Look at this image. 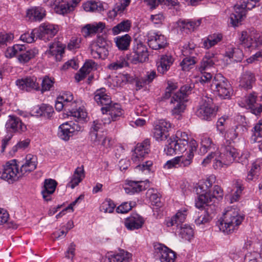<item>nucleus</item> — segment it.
<instances>
[{
  "label": "nucleus",
  "mask_w": 262,
  "mask_h": 262,
  "mask_svg": "<svg viewBox=\"0 0 262 262\" xmlns=\"http://www.w3.org/2000/svg\"><path fill=\"white\" fill-rule=\"evenodd\" d=\"M116 46L120 50H126L129 46L131 37L128 34L117 36L115 39Z\"/></svg>",
  "instance_id": "40"
},
{
  "label": "nucleus",
  "mask_w": 262,
  "mask_h": 262,
  "mask_svg": "<svg viewBox=\"0 0 262 262\" xmlns=\"http://www.w3.org/2000/svg\"><path fill=\"white\" fill-rule=\"evenodd\" d=\"M54 81L53 79L49 78L48 76H45L42 80L41 88H40V90L41 93L44 92L50 91L51 88L53 87Z\"/></svg>",
  "instance_id": "55"
},
{
  "label": "nucleus",
  "mask_w": 262,
  "mask_h": 262,
  "mask_svg": "<svg viewBox=\"0 0 262 262\" xmlns=\"http://www.w3.org/2000/svg\"><path fill=\"white\" fill-rule=\"evenodd\" d=\"M128 66L127 61L125 58L122 56L119 57L116 61L113 62L108 66L111 70H117Z\"/></svg>",
  "instance_id": "51"
},
{
  "label": "nucleus",
  "mask_w": 262,
  "mask_h": 262,
  "mask_svg": "<svg viewBox=\"0 0 262 262\" xmlns=\"http://www.w3.org/2000/svg\"><path fill=\"white\" fill-rule=\"evenodd\" d=\"M81 130V127L77 123L66 122L60 125L58 135L61 139L68 141L71 137L73 136L75 132Z\"/></svg>",
  "instance_id": "14"
},
{
  "label": "nucleus",
  "mask_w": 262,
  "mask_h": 262,
  "mask_svg": "<svg viewBox=\"0 0 262 262\" xmlns=\"http://www.w3.org/2000/svg\"><path fill=\"white\" fill-rule=\"evenodd\" d=\"M187 211V209L185 208L179 210L171 218L166 220V226L167 227H172L176 225L178 227L185 221Z\"/></svg>",
  "instance_id": "29"
},
{
  "label": "nucleus",
  "mask_w": 262,
  "mask_h": 262,
  "mask_svg": "<svg viewBox=\"0 0 262 262\" xmlns=\"http://www.w3.org/2000/svg\"><path fill=\"white\" fill-rule=\"evenodd\" d=\"M201 147L200 148V152L202 154H204L212 148L214 149V145L210 138L203 136L201 137Z\"/></svg>",
  "instance_id": "45"
},
{
  "label": "nucleus",
  "mask_w": 262,
  "mask_h": 262,
  "mask_svg": "<svg viewBox=\"0 0 262 262\" xmlns=\"http://www.w3.org/2000/svg\"><path fill=\"white\" fill-rule=\"evenodd\" d=\"M196 62V58L192 57H186L183 59L180 63L182 69L184 71H188Z\"/></svg>",
  "instance_id": "54"
},
{
  "label": "nucleus",
  "mask_w": 262,
  "mask_h": 262,
  "mask_svg": "<svg viewBox=\"0 0 262 262\" xmlns=\"http://www.w3.org/2000/svg\"><path fill=\"white\" fill-rule=\"evenodd\" d=\"M153 189H149L148 192L150 193L149 199L151 202V204L157 207L161 206V195L159 193L155 192Z\"/></svg>",
  "instance_id": "57"
},
{
  "label": "nucleus",
  "mask_w": 262,
  "mask_h": 262,
  "mask_svg": "<svg viewBox=\"0 0 262 262\" xmlns=\"http://www.w3.org/2000/svg\"><path fill=\"white\" fill-rule=\"evenodd\" d=\"M225 56L232 59L233 61L239 62L241 61L243 57L244 54L242 50L238 48L230 47L228 48L225 53Z\"/></svg>",
  "instance_id": "37"
},
{
  "label": "nucleus",
  "mask_w": 262,
  "mask_h": 262,
  "mask_svg": "<svg viewBox=\"0 0 262 262\" xmlns=\"http://www.w3.org/2000/svg\"><path fill=\"white\" fill-rule=\"evenodd\" d=\"M35 29L32 30L31 33L26 32L22 34L20 37V39L27 43H32L35 41V38H38L37 37V33L34 32Z\"/></svg>",
  "instance_id": "56"
},
{
  "label": "nucleus",
  "mask_w": 262,
  "mask_h": 262,
  "mask_svg": "<svg viewBox=\"0 0 262 262\" xmlns=\"http://www.w3.org/2000/svg\"><path fill=\"white\" fill-rule=\"evenodd\" d=\"M133 51L136 52H141L142 55L141 56V59L144 58H148V54L146 47L139 40H135V45L133 47Z\"/></svg>",
  "instance_id": "50"
},
{
  "label": "nucleus",
  "mask_w": 262,
  "mask_h": 262,
  "mask_svg": "<svg viewBox=\"0 0 262 262\" xmlns=\"http://www.w3.org/2000/svg\"><path fill=\"white\" fill-rule=\"evenodd\" d=\"M187 100L182 99L181 96L173 94L171 100V113L172 115H179L182 113L186 108L185 102Z\"/></svg>",
  "instance_id": "23"
},
{
  "label": "nucleus",
  "mask_w": 262,
  "mask_h": 262,
  "mask_svg": "<svg viewBox=\"0 0 262 262\" xmlns=\"http://www.w3.org/2000/svg\"><path fill=\"white\" fill-rule=\"evenodd\" d=\"M23 45L16 44L11 47L7 48L5 51V56L8 58H11L14 56L18 57L19 52L22 51Z\"/></svg>",
  "instance_id": "49"
},
{
  "label": "nucleus",
  "mask_w": 262,
  "mask_h": 262,
  "mask_svg": "<svg viewBox=\"0 0 262 262\" xmlns=\"http://www.w3.org/2000/svg\"><path fill=\"white\" fill-rule=\"evenodd\" d=\"M64 52V48L60 46L58 43H53L50 45L49 53L57 61H60Z\"/></svg>",
  "instance_id": "38"
},
{
  "label": "nucleus",
  "mask_w": 262,
  "mask_h": 262,
  "mask_svg": "<svg viewBox=\"0 0 262 262\" xmlns=\"http://www.w3.org/2000/svg\"><path fill=\"white\" fill-rule=\"evenodd\" d=\"M58 31L57 26L52 24H43L38 28H35L34 32L37 33V37L45 41L50 40Z\"/></svg>",
  "instance_id": "13"
},
{
  "label": "nucleus",
  "mask_w": 262,
  "mask_h": 262,
  "mask_svg": "<svg viewBox=\"0 0 262 262\" xmlns=\"http://www.w3.org/2000/svg\"><path fill=\"white\" fill-rule=\"evenodd\" d=\"M97 64L92 60L86 61L83 67L80 69L79 72L75 75V79L77 82L83 80L91 70L96 69Z\"/></svg>",
  "instance_id": "33"
},
{
  "label": "nucleus",
  "mask_w": 262,
  "mask_h": 262,
  "mask_svg": "<svg viewBox=\"0 0 262 262\" xmlns=\"http://www.w3.org/2000/svg\"><path fill=\"white\" fill-rule=\"evenodd\" d=\"M83 7L86 12H100L103 10L102 4L100 2H88L83 5Z\"/></svg>",
  "instance_id": "47"
},
{
  "label": "nucleus",
  "mask_w": 262,
  "mask_h": 262,
  "mask_svg": "<svg viewBox=\"0 0 262 262\" xmlns=\"http://www.w3.org/2000/svg\"><path fill=\"white\" fill-rule=\"evenodd\" d=\"M155 255L161 262H174L176 255L173 251L161 244L154 245Z\"/></svg>",
  "instance_id": "15"
},
{
  "label": "nucleus",
  "mask_w": 262,
  "mask_h": 262,
  "mask_svg": "<svg viewBox=\"0 0 262 262\" xmlns=\"http://www.w3.org/2000/svg\"><path fill=\"white\" fill-rule=\"evenodd\" d=\"M132 258V254L124 251L109 256L102 258V262H129Z\"/></svg>",
  "instance_id": "30"
},
{
  "label": "nucleus",
  "mask_w": 262,
  "mask_h": 262,
  "mask_svg": "<svg viewBox=\"0 0 262 262\" xmlns=\"http://www.w3.org/2000/svg\"><path fill=\"white\" fill-rule=\"evenodd\" d=\"M94 100L98 104L107 106L112 103L110 96L106 93L104 88L97 90L94 93Z\"/></svg>",
  "instance_id": "32"
},
{
  "label": "nucleus",
  "mask_w": 262,
  "mask_h": 262,
  "mask_svg": "<svg viewBox=\"0 0 262 262\" xmlns=\"http://www.w3.org/2000/svg\"><path fill=\"white\" fill-rule=\"evenodd\" d=\"M6 123V128L8 130L13 132L21 133L26 130V126L22 122L19 118L15 116H9Z\"/></svg>",
  "instance_id": "19"
},
{
  "label": "nucleus",
  "mask_w": 262,
  "mask_h": 262,
  "mask_svg": "<svg viewBox=\"0 0 262 262\" xmlns=\"http://www.w3.org/2000/svg\"><path fill=\"white\" fill-rule=\"evenodd\" d=\"M108 46L106 41L102 37H99L96 42H93L90 47L91 54L96 59H105L108 55Z\"/></svg>",
  "instance_id": "11"
},
{
  "label": "nucleus",
  "mask_w": 262,
  "mask_h": 262,
  "mask_svg": "<svg viewBox=\"0 0 262 262\" xmlns=\"http://www.w3.org/2000/svg\"><path fill=\"white\" fill-rule=\"evenodd\" d=\"M245 216L234 208L227 210L217 222L220 231L225 234H231L236 231L243 222Z\"/></svg>",
  "instance_id": "1"
},
{
  "label": "nucleus",
  "mask_w": 262,
  "mask_h": 262,
  "mask_svg": "<svg viewBox=\"0 0 262 262\" xmlns=\"http://www.w3.org/2000/svg\"><path fill=\"white\" fill-rule=\"evenodd\" d=\"M217 61L216 57L212 53H207L202 59L199 68L200 72L208 70Z\"/></svg>",
  "instance_id": "34"
},
{
  "label": "nucleus",
  "mask_w": 262,
  "mask_h": 262,
  "mask_svg": "<svg viewBox=\"0 0 262 262\" xmlns=\"http://www.w3.org/2000/svg\"><path fill=\"white\" fill-rule=\"evenodd\" d=\"M105 25L102 23L93 25L88 24L82 28V31L85 34V35H89L92 33L102 31Z\"/></svg>",
  "instance_id": "43"
},
{
  "label": "nucleus",
  "mask_w": 262,
  "mask_h": 262,
  "mask_svg": "<svg viewBox=\"0 0 262 262\" xmlns=\"http://www.w3.org/2000/svg\"><path fill=\"white\" fill-rule=\"evenodd\" d=\"M217 110L211 98L203 96L196 115L202 120L209 121L215 117Z\"/></svg>",
  "instance_id": "6"
},
{
  "label": "nucleus",
  "mask_w": 262,
  "mask_h": 262,
  "mask_svg": "<svg viewBox=\"0 0 262 262\" xmlns=\"http://www.w3.org/2000/svg\"><path fill=\"white\" fill-rule=\"evenodd\" d=\"M255 81V73L250 70H247L241 75L239 81V86L245 90H250L252 88Z\"/></svg>",
  "instance_id": "22"
},
{
  "label": "nucleus",
  "mask_w": 262,
  "mask_h": 262,
  "mask_svg": "<svg viewBox=\"0 0 262 262\" xmlns=\"http://www.w3.org/2000/svg\"><path fill=\"white\" fill-rule=\"evenodd\" d=\"M202 18L190 20H180L179 24L183 29H188L189 31H194L198 28L202 23Z\"/></svg>",
  "instance_id": "39"
},
{
  "label": "nucleus",
  "mask_w": 262,
  "mask_h": 262,
  "mask_svg": "<svg viewBox=\"0 0 262 262\" xmlns=\"http://www.w3.org/2000/svg\"><path fill=\"white\" fill-rule=\"evenodd\" d=\"M173 61V58L170 54L162 55L159 61L157 62L158 72L164 74L169 69Z\"/></svg>",
  "instance_id": "28"
},
{
  "label": "nucleus",
  "mask_w": 262,
  "mask_h": 262,
  "mask_svg": "<svg viewBox=\"0 0 262 262\" xmlns=\"http://www.w3.org/2000/svg\"><path fill=\"white\" fill-rule=\"evenodd\" d=\"M149 182L146 180L145 181H126V184L131 186L133 191L135 192H139L141 191L147 189L149 186Z\"/></svg>",
  "instance_id": "36"
},
{
  "label": "nucleus",
  "mask_w": 262,
  "mask_h": 262,
  "mask_svg": "<svg viewBox=\"0 0 262 262\" xmlns=\"http://www.w3.org/2000/svg\"><path fill=\"white\" fill-rule=\"evenodd\" d=\"M38 116H42L47 118H50L54 113V110L52 106L42 104L36 111Z\"/></svg>",
  "instance_id": "46"
},
{
  "label": "nucleus",
  "mask_w": 262,
  "mask_h": 262,
  "mask_svg": "<svg viewBox=\"0 0 262 262\" xmlns=\"http://www.w3.org/2000/svg\"><path fill=\"white\" fill-rule=\"evenodd\" d=\"M238 156L237 150L227 141L221 148L219 156L214 158L213 166L215 169H219L224 165L228 166L235 161Z\"/></svg>",
  "instance_id": "3"
},
{
  "label": "nucleus",
  "mask_w": 262,
  "mask_h": 262,
  "mask_svg": "<svg viewBox=\"0 0 262 262\" xmlns=\"http://www.w3.org/2000/svg\"><path fill=\"white\" fill-rule=\"evenodd\" d=\"M147 38L148 46L154 50L164 48L167 45L166 39L163 35L151 32L148 33Z\"/></svg>",
  "instance_id": "16"
},
{
  "label": "nucleus",
  "mask_w": 262,
  "mask_h": 262,
  "mask_svg": "<svg viewBox=\"0 0 262 262\" xmlns=\"http://www.w3.org/2000/svg\"><path fill=\"white\" fill-rule=\"evenodd\" d=\"M45 10L41 7H34L29 9L27 17L31 21H40L45 16Z\"/></svg>",
  "instance_id": "35"
},
{
  "label": "nucleus",
  "mask_w": 262,
  "mask_h": 262,
  "mask_svg": "<svg viewBox=\"0 0 262 262\" xmlns=\"http://www.w3.org/2000/svg\"><path fill=\"white\" fill-rule=\"evenodd\" d=\"M180 160H181V157H177L170 160L167 161L164 165L165 168L170 169L172 168L180 167Z\"/></svg>",
  "instance_id": "64"
},
{
  "label": "nucleus",
  "mask_w": 262,
  "mask_h": 262,
  "mask_svg": "<svg viewBox=\"0 0 262 262\" xmlns=\"http://www.w3.org/2000/svg\"><path fill=\"white\" fill-rule=\"evenodd\" d=\"M24 174L21 172V169L18 170V165L16 160L7 162L4 166L3 171L0 172V178L9 183H12L17 181Z\"/></svg>",
  "instance_id": "7"
},
{
  "label": "nucleus",
  "mask_w": 262,
  "mask_h": 262,
  "mask_svg": "<svg viewBox=\"0 0 262 262\" xmlns=\"http://www.w3.org/2000/svg\"><path fill=\"white\" fill-rule=\"evenodd\" d=\"M116 207V205L114 202L111 200L105 201L101 208L102 210H103L104 212L112 213L114 211V210Z\"/></svg>",
  "instance_id": "62"
},
{
  "label": "nucleus",
  "mask_w": 262,
  "mask_h": 262,
  "mask_svg": "<svg viewBox=\"0 0 262 262\" xmlns=\"http://www.w3.org/2000/svg\"><path fill=\"white\" fill-rule=\"evenodd\" d=\"M205 212L204 214L201 215L195 219V222L198 225L204 224L209 222L212 218V213L210 211L212 206L204 205Z\"/></svg>",
  "instance_id": "42"
},
{
  "label": "nucleus",
  "mask_w": 262,
  "mask_h": 262,
  "mask_svg": "<svg viewBox=\"0 0 262 262\" xmlns=\"http://www.w3.org/2000/svg\"><path fill=\"white\" fill-rule=\"evenodd\" d=\"M36 81V77L28 76L17 80L16 84L20 89L26 91H30L32 90L39 91L40 86Z\"/></svg>",
  "instance_id": "17"
},
{
  "label": "nucleus",
  "mask_w": 262,
  "mask_h": 262,
  "mask_svg": "<svg viewBox=\"0 0 262 262\" xmlns=\"http://www.w3.org/2000/svg\"><path fill=\"white\" fill-rule=\"evenodd\" d=\"M55 107L57 111H61L63 108L65 110H67L69 116L74 117L75 119L76 122L80 121H84L87 116V113L82 108L79 107L78 109L75 110L72 108L70 110L69 105L62 102L61 100H59L57 97V100L55 103Z\"/></svg>",
  "instance_id": "12"
},
{
  "label": "nucleus",
  "mask_w": 262,
  "mask_h": 262,
  "mask_svg": "<svg viewBox=\"0 0 262 262\" xmlns=\"http://www.w3.org/2000/svg\"><path fill=\"white\" fill-rule=\"evenodd\" d=\"M245 102L251 112L258 115L262 112V104L257 102V96L251 93L245 97Z\"/></svg>",
  "instance_id": "26"
},
{
  "label": "nucleus",
  "mask_w": 262,
  "mask_h": 262,
  "mask_svg": "<svg viewBox=\"0 0 262 262\" xmlns=\"http://www.w3.org/2000/svg\"><path fill=\"white\" fill-rule=\"evenodd\" d=\"M210 87L212 90L223 99H229L232 94V89L229 82L220 74L214 77Z\"/></svg>",
  "instance_id": "4"
},
{
  "label": "nucleus",
  "mask_w": 262,
  "mask_h": 262,
  "mask_svg": "<svg viewBox=\"0 0 262 262\" xmlns=\"http://www.w3.org/2000/svg\"><path fill=\"white\" fill-rule=\"evenodd\" d=\"M259 0H243L240 4L234 6L235 13L230 15V21L233 26L237 25L243 17L246 14V10H250L253 8L259 6Z\"/></svg>",
  "instance_id": "5"
},
{
  "label": "nucleus",
  "mask_w": 262,
  "mask_h": 262,
  "mask_svg": "<svg viewBox=\"0 0 262 262\" xmlns=\"http://www.w3.org/2000/svg\"><path fill=\"white\" fill-rule=\"evenodd\" d=\"M57 185V182L53 179H48L45 180L41 193L45 201H51L52 195L55 192Z\"/></svg>",
  "instance_id": "20"
},
{
  "label": "nucleus",
  "mask_w": 262,
  "mask_h": 262,
  "mask_svg": "<svg viewBox=\"0 0 262 262\" xmlns=\"http://www.w3.org/2000/svg\"><path fill=\"white\" fill-rule=\"evenodd\" d=\"M131 27V21L129 20H125L113 27L112 31L114 34L116 35L121 32H127Z\"/></svg>",
  "instance_id": "48"
},
{
  "label": "nucleus",
  "mask_w": 262,
  "mask_h": 262,
  "mask_svg": "<svg viewBox=\"0 0 262 262\" xmlns=\"http://www.w3.org/2000/svg\"><path fill=\"white\" fill-rule=\"evenodd\" d=\"M188 146L189 141L186 139L170 138L167 140L164 151L168 156L179 155L185 151Z\"/></svg>",
  "instance_id": "9"
},
{
  "label": "nucleus",
  "mask_w": 262,
  "mask_h": 262,
  "mask_svg": "<svg viewBox=\"0 0 262 262\" xmlns=\"http://www.w3.org/2000/svg\"><path fill=\"white\" fill-rule=\"evenodd\" d=\"M94 130L93 132H89V138L94 145L100 144L105 136L103 132H96Z\"/></svg>",
  "instance_id": "52"
},
{
  "label": "nucleus",
  "mask_w": 262,
  "mask_h": 262,
  "mask_svg": "<svg viewBox=\"0 0 262 262\" xmlns=\"http://www.w3.org/2000/svg\"><path fill=\"white\" fill-rule=\"evenodd\" d=\"M84 177V169L82 167H77L72 177V178L69 183V186L73 189L76 186L82 181Z\"/></svg>",
  "instance_id": "41"
},
{
  "label": "nucleus",
  "mask_w": 262,
  "mask_h": 262,
  "mask_svg": "<svg viewBox=\"0 0 262 262\" xmlns=\"http://www.w3.org/2000/svg\"><path fill=\"white\" fill-rule=\"evenodd\" d=\"M37 159L36 156L28 154L26 156L25 162L21 166V172L25 175L29 173L36 168Z\"/></svg>",
  "instance_id": "27"
},
{
  "label": "nucleus",
  "mask_w": 262,
  "mask_h": 262,
  "mask_svg": "<svg viewBox=\"0 0 262 262\" xmlns=\"http://www.w3.org/2000/svg\"><path fill=\"white\" fill-rule=\"evenodd\" d=\"M198 147V144L195 140L191 139L189 141L188 151H187V156H180L181 160H180V167H188L189 166L192 162V159L194 157L193 152L196 150Z\"/></svg>",
  "instance_id": "21"
},
{
  "label": "nucleus",
  "mask_w": 262,
  "mask_h": 262,
  "mask_svg": "<svg viewBox=\"0 0 262 262\" xmlns=\"http://www.w3.org/2000/svg\"><path fill=\"white\" fill-rule=\"evenodd\" d=\"M144 223L143 218L138 214H133L125 219L124 225L129 230L139 229Z\"/></svg>",
  "instance_id": "24"
},
{
  "label": "nucleus",
  "mask_w": 262,
  "mask_h": 262,
  "mask_svg": "<svg viewBox=\"0 0 262 262\" xmlns=\"http://www.w3.org/2000/svg\"><path fill=\"white\" fill-rule=\"evenodd\" d=\"M240 41L245 47L256 48L262 45V32H258L254 29L247 31H242Z\"/></svg>",
  "instance_id": "8"
},
{
  "label": "nucleus",
  "mask_w": 262,
  "mask_h": 262,
  "mask_svg": "<svg viewBox=\"0 0 262 262\" xmlns=\"http://www.w3.org/2000/svg\"><path fill=\"white\" fill-rule=\"evenodd\" d=\"M30 143V140L28 138L25 139L23 140H20L15 146L12 148V150L14 152H16L18 150H24L27 148Z\"/></svg>",
  "instance_id": "61"
},
{
  "label": "nucleus",
  "mask_w": 262,
  "mask_h": 262,
  "mask_svg": "<svg viewBox=\"0 0 262 262\" xmlns=\"http://www.w3.org/2000/svg\"><path fill=\"white\" fill-rule=\"evenodd\" d=\"M101 111L103 114L109 112V115L113 121L117 120L122 115V110L120 104L118 103H111L107 106H103L101 108Z\"/></svg>",
  "instance_id": "31"
},
{
  "label": "nucleus",
  "mask_w": 262,
  "mask_h": 262,
  "mask_svg": "<svg viewBox=\"0 0 262 262\" xmlns=\"http://www.w3.org/2000/svg\"><path fill=\"white\" fill-rule=\"evenodd\" d=\"M171 126L170 122L165 119L156 121L153 129L154 138L158 141L165 140L169 135L168 133Z\"/></svg>",
  "instance_id": "10"
},
{
  "label": "nucleus",
  "mask_w": 262,
  "mask_h": 262,
  "mask_svg": "<svg viewBox=\"0 0 262 262\" xmlns=\"http://www.w3.org/2000/svg\"><path fill=\"white\" fill-rule=\"evenodd\" d=\"M14 36L11 33H0V47L7 46L13 39Z\"/></svg>",
  "instance_id": "60"
},
{
  "label": "nucleus",
  "mask_w": 262,
  "mask_h": 262,
  "mask_svg": "<svg viewBox=\"0 0 262 262\" xmlns=\"http://www.w3.org/2000/svg\"><path fill=\"white\" fill-rule=\"evenodd\" d=\"M180 229L179 235L182 238L186 240L190 241L193 236V230L189 225L182 224L180 225Z\"/></svg>",
  "instance_id": "44"
},
{
  "label": "nucleus",
  "mask_w": 262,
  "mask_h": 262,
  "mask_svg": "<svg viewBox=\"0 0 262 262\" xmlns=\"http://www.w3.org/2000/svg\"><path fill=\"white\" fill-rule=\"evenodd\" d=\"M142 55L141 52H136V51H133L130 54L127 55V60L134 64H136L138 62H143L145 61L148 58H144L141 59V56Z\"/></svg>",
  "instance_id": "53"
},
{
  "label": "nucleus",
  "mask_w": 262,
  "mask_h": 262,
  "mask_svg": "<svg viewBox=\"0 0 262 262\" xmlns=\"http://www.w3.org/2000/svg\"><path fill=\"white\" fill-rule=\"evenodd\" d=\"M149 151L150 141L149 139H145L136 145L132 159L135 162L140 161L142 158L148 154Z\"/></svg>",
  "instance_id": "18"
},
{
  "label": "nucleus",
  "mask_w": 262,
  "mask_h": 262,
  "mask_svg": "<svg viewBox=\"0 0 262 262\" xmlns=\"http://www.w3.org/2000/svg\"><path fill=\"white\" fill-rule=\"evenodd\" d=\"M38 54V50L37 48H34L27 50L26 47L23 45L22 51L19 52L17 60L20 63L25 64L35 58Z\"/></svg>",
  "instance_id": "25"
},
{
  "label": "nucleus",
  "mask_w": 262,
  "mask_h": 262,
  "mask_svg": "<svg viewBox=\"0 0 262 262\" xmlns=\"http://www.w3.org/2000/svg\"><path fill=\"white\" fill-rule=\"evenodd\" d=\"M192 87L186 84L181 87L179 92L174 94L175 95L181 96L182 99L187 100V96L190 94Z\"/></svg>",
  "instance_id": "58"
},
{
  "label": "nucleus",
  "mask_w": 262,
  "mask_h": 262,
  "mask_svg": "<svg viewBox=\"0 0 262 262\" xmlns=\"http://www.w3.org/2000/svg\"><path fill=\"white\" fill-rule=\"evenodd\" d=\"M215 179L214 176H210L205 182V186L207 188L203 191V193L198 196L195 201V206L198 208H203L204 205L212 206V202L214 199L222 198L223 196V191L220 186L215 185L213 187L212 193L211 194L210 190H208L209 187L212 185V181Z\"/></svg>",
  "instance_id": "2"
},
{
  "label": "nucleus",
  "mask_w": 262,
  "mask_h": 262,
  "mask_svg": "<svg viewBox=\"0 0 262 262\" xmlns=\"http://www.w3.org/2000/svg\"><path fill=\"white\" fill-rule=\"evenodd\" d=\"M152 165V162L151 161H147L143 162L142 164H140L136 167L137 170H141L145 173H149L150 171L151 167Z\"/></svg>",
  "instance_id": "63"
},
{
  "label": "nucleus",
  "mask_w": 262,
  "mask_h": 262,
  "mask_svg": "<svg viewBox=\"0 0 262 262\" xmlns=\"http://www.w3.org/2000/svg\"><path fill=\"white\" fill-rule=\"evenodd\" d=\"M58 98L59 100H61L64 103L69 105V106L75 105V102H72L73 100V96L71 92H65L62 95L58 97Z\"/></svg>",
  "instance_id": "59"
}]
</instances>
